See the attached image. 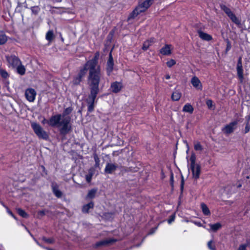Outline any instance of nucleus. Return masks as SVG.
I'll return each instance as SVG.
<instances>
[{
    "label": "nucleus",
    "instance_id": "obj_54",
    "mask_svg": "<svg viewBox=\"0 0 250 250\" xmlns=\"http://www.w3.org/2000/svg\"><path fill=\"white\" fill-rule=\"evenodd\" d=\"M237 188H240V187H241V184H239L237 185Z\"/></svg>",
    "mask_w": 250,
    "mask_h": 250
},
{
    "label": "nucleus",
    "instance_id": "obj_23",
    "mask_svg": "<svg viewBox=\"0 0 250 250\" xmlns=\"http://www.w3.org/2000/svg\"><path fill=\"white\" fill-rule=\"evenodd\" d=\"M183 111L191 114L193 111V107L190 104H187L184 106Z\"/></svg>",
    "mask_w": 250,
    "mask_h": 250
},
{
    "label": "nucleus",
    "instance_id": "obj_12",
    "mask_svg": "<svg viewBox=\"0 0 250 250\" xmlns=\"http://www.w3.org/2000/svg\"><path fill=\"white\" fill-rule=\"evenodd\" d=\"M116 240L112 238H109L101 241L95 244L96 247H98L101 246H105L111 244L116 242Z\"/></svg>",
    "mask_w": 250,
    "mask_h": 250
},
{
    "label": "nucleus",
    "instance_id": "obj_37",
    "mask_svg": "<svg viewBox=\"0 0 250 250\" xmlns=\"http://www.w3.org/2000/svg\"><path fill=\"white\" fill-rule=\"evenodd\" d=\"M175 63L176 62L174 60L171 59L167 62V64L168 67H170L172 66L173 65H174Z\"/></svg>",
    "mask_w": 250,
    "mask_h": 250
},
{
    "label": "nucleus",
    "instance_id": "obj_31",
    "mask_svg": "<svg viewBox=\"0 0 250 250\" xmlns=\"http://www.w3.org/2000/svg\"><path fill=\"white\" fill-rule=\"evenodd\" d=\"M220 7L221 9L223 10L226 14L231 12V10L229 8L227 7L225 5L221 4L220 5Z\"/></svg>",
    "mask_w": 250,
    "mask_h": 250
},
{
    "label": "nucleus",
    "instance_id": "obj_51",
    "mask_svg": "<svg viewBox=\"0 0 250 250\" xmlns=\"http://www.w3.org/2000/svg\"><path fill=\"white\" fill-rule=\"evenodd\" d=\"M166 78L167 79H169L170 78V76L168 74H167L166 76Z\"/></svg>",
    "mask_w": 250,
    "mask_h": 250
},
{
    "label": "nucleus",
    "instance_id": "obj_6",
    "mask_svg": "<svg viewBox=\"0 0 250 250\" xmlns=\"http://www.w3.org/2000/svg\"><path fill=\"white\" fill-rule=\"evenodd\" d=\"M25 96L26 99L30 102H33L35 99L36 92L33 88H28L25 90Z\"/></svg>",
    "mask_w": 250,
    "mask_h": 250
},
{
    "label": "nucleus",
    "instance_id": "obj_25",
    "mask_svg": "<svg viewBox=\"0 0 250 250\" xmlns=\"http://www.w3.org/2000/svg\"><path fill=\"white\" fill-rule=\"evenodd\" d=\"M201 206L202 211L205 215H209L210 214V212L209 210V208L206 204L204 203H202Z\"/></svg>",
    "mask_w": 250,
    "mask_h": 250
},
{
    "label": "nucleus",
    "instance_id": "obj_38",
    "mask_svg": "<svg viewBox=\"0 0 250 250\" xmlns=\"http://www.w3.org/2000/svg\"><path fill=\"white\" fill-rule=\"evenodd\" d=\"M93 176V173L92 172H89L88 174L86 175V180L88 183H89L92 179Z\"/></svg>",
    "mask_w": 250,
    "mask_h": 250
},
{
    "label": "nucleus",
    "instance_id": "obj_45",
    "mask_svg": "<svg viewBox=\"0 0 250 250\" xmlns=\"http://www.w3.org/2000/svg\"><path fill=\"white\" fill-rule=\"evenodd\" d=\"M43 240L47 243H52L53 242V241L51 239H46L43 238Z\"/></svg>",
    "mask_w": 250,
    "mask_h": 250
},
{
    "label": "nucleus",
    "instance_id": "obj_46",
    "mask_svg": "<svg viewBox=\"0 0 250 250\" xmlns=\"http://www.w3.org/2000/svg\"><path fill=\"white\" fill-rule=\"evenodd\" d=\"M173 180H174L173 174V173H171V175H170V182H171V185H172V184H173Z\"/></svg>",
    "mask_w": 250,
    "mask_h": 250
},
{
    "label": "nucleus",
    "instance_id": "obj_15",
    "mask_svg": "<svg viewBox=\"0 0 250 250\" xmlns=\"http://www.w3.org/2000/svg\"><path fill=\"white\" fill-rule=\"evenodd\" d=\"M51 187L53 192L55 195L58 198L61 197L62 196V192L59 190L58 185L56 183H52Z\"/></svg>",
    "mask_w": 250,
    "mask_h": 250
},
{
    "label": "nucleus",
    "instance_id": "obj_33",
    "mask_svg": "<svg viewBox=\"0 0 250 250\" xmlns=\"http://www.w3.org/2000/svg\"><path fill=\"white\" fill-rule=\"evenodd\" d=\"M32 12L33 14L37 15L40 10V8L38 6H33L31 8Z\"/></svg>",
    "mask_w": 250,
    "mask_h": 250
},
{
    "label": "nucleus",
    "instance_id": "obj_16",
    "mask_svg": "<svg viewBox=\"0 0 250 250\" xmlns=\"http://www.w3.org/2000/svg\"><path fill=\"white\" fill-rule=\"evenodd\" d=\"M160 52L163 55H170L171 53V45L169 44L165 45L161 49Z\"/></svg>",
    "mask_w": 250,
    "mask_h": 250
},
{
    "label": "nucleus",
    "instance_id": "obj_35",
    "mask_svg": "<svg viewBox=\"0 0 250 250\" xmlns=\"http://www.w3.org/2000/svg\"><path fill=\"white\" fill-rule=\"evenodd\" d=\"M72 112V109L70 107L66 108L62 116H66L67 115L69 114Z\"/></svg>",
    "mask_w": 250,
    "mask_h": 250
},
{
    "label": "nucleus",
    "instance_id": "obj_48",
    "mask_svg": "<svg viewBox=\"0 0 250 250\" xmlns=\"http://www.w3.org/2000/svg\"><path fill=\"white\" fill-rule=\"evenodd\" d=\"M174 216H172L171 218H170V219H169L168 220V223L169 224L171 223L172 221H174Z\"/></svg>",
    "mask_w": 250,
    "mask_h": 250
},
{
    "label": "nucleus",
    "instance_id": "obj_28",
    "mask_svg": "<svg viewBox=\"0 0 250 250\" xmlns=\"http://www.w3.org/2000/svg\"><path fill=\"white\" fill-rule=\"evenodd\" d=\"M7 40L6 36L3 32L0 31V45L4 44Z\"/></svg>",
    "mask_w": 250,
    "mask_h": 250
},
{
    "label": "nucleus",
    "instance_id": "obj_5",
    "mask_svg": "<svg viewBox=\"0 0 250 250\" xmlns=\"http://www.w3.org/2000/svg\"><path fill=\"white\" fill-rule=\"evenodd\" d=\"M31 125L35 133L40 139L43 140H47L48 139V135L47 133L39 124L33 122L31 123Z\"/></svg>",
    "mask_w": 250,
    "mask_h": 250
},
{
    "label": "nucleus",
    "instance_id": "obj_3",
    "mask_svg": "<svg viewBox=\"0 0 250 250\" xmlns=\"http://www.w3.org/2000/svg\"><path fill=\"white\" fill-rule=\"evenodd\" d=\"M70 122V117L58 114L50 118L48 121V124L50 126H57L59 128L61 133L66 134L71 129Z\"/></svg>",
    "mask_w": 250,
    "mask_h": 250
},
{
    "label": "nucleus",
    "instance_id": "obj_13",
    "mask_svg": "<svg viewBox=\"0 0 250 250\" xmlns=\"http://www.w3.org/2000/svg\"><path fill=\"white\" fill-rule=\"evenodd\" d=\"M191 83L192 85L198 89L201 90L202 88V85L200 80L196 76L193 77L191 80Z\"/></svg>",
    "mask_w": 250,
    "mask_h": 250
},
{
    "label": "nucleus",
    "instance_id": "obj_18",
    "mask_svg": "<svg viewBox=\"0 0 250 250\" xmlns=\"http://www.w3.org/2000/svg\"><path fill=\"white\" fill-rule=\"evenodd\" d=\"M97 188H93L88 191L87 195L85 197L86 200L92 199L95 197V195L97 192Z\"/></svg>",
    "mask_w": 250,
    "mask_h": 250
},
{
    "label": "nucleus",
    "instance_id": "obj_14",
    "mask_svg": "<svg viewBox=\"0 0 250 250\" xmlns=\"http://www.w3.org/2000/svg\"><path fill=\"white\" fill-rule=\"evenodd\" d=\"M122 88V84L119 82H114L111 84V89L114 93H118Z\"/></svg>",
    "mask_w": 250,
    "mask_h": 250
},
{
    "label": "nucleus",
    "instance_id": "obj_34",
    "mask_svg": "<svg viewBox=\"0 0 250 250\" xmlns=\"http://www.w3.org/2000/svg\"><path fill=\"white\" fill-rule=\"evenodd\" d=\"M0 75L3 78H7L8 77V74L7 72L6 71L2 69L0 70Z\"/></svg>",
    "mask_w": 250,
    "mask_h": 250
},
{
    "label": "nucleus",
    "instance_id": "obj_20",
    "mask_svg": "<svg viewBox=\"0 0 250 250\" xmlns=\"http://www.w3.org/2000/svg\"><path fill=\"white\" fill-rule=\"evenodd\" d=\"M155 42V39L154 38H151L150 40H147L144 42L142 49L144 50H147L148 47L151 45Z\"/></svg>",
    "mask_w": 250,
    "mask_h": 250
},
{
    "label": "nucleus",
    "instance_id": "obj_17",
    "mask_svg": "<svg viewBox=\"0 0 250 250\" xmlns=\"http://www.w3.org/2000/svg\"><path fill=\"white\" fill-rule=\"evenodd\" d=\"M198 33L200 38L203 40L208 41L212 39L211 36L208 34L204 33L201 31H198Z\"/></svg>",
    "mask_w": 250,
    "mask_h": 250
},
{
    "label": "nucleus",
    "instance_id": "obj_39",
    "mask_svg": "<svg viewBox=\"0 0 250 250\" xmlns=\"http://www.w3.org/2000/svg\"><path fill=\"white\" fill-rule=\"evenodd\" d=\"M212 243H213V241L212 240L209 241L208 243V248L209 249H210L211 250H215V246L214 245H212Z\"/></svg>",
    "mask_w": 250,
    "mask_h": 250
},
{
    "label": "nucleus",
    "instance_id": "obj_55",
    "mask_svg": "<svg viewBox=\"0 0 250 250\" xmlns=\"http://www.w3.org/2000/svg\"><path fill=\"white\" fill-rule=\"evenodd\" d=\"M48 121H46L45 120H44L42 121V123H45V122H47V123H48Z\"/></svg>",
    "mask_w": 250,
    "mask_h": 250
},
{
    "label": "nucleus",
    "instance_id": "obj_11",
    "mask_svg": "<svg viewBox=\"0 0 250 250\" xmlns=\"http://www.w3.org/2000/svg\"><path fill=\"white\" fill-rule=\"evenodd\" d=\"M193 177L195 179H197L199 178L200 174L201 173V167L199 165H197L193 167H190Z\"/></svg>",
    "mask_w": 250,
    "mask_h": 250
},
{
    "label": "nucleus",
    "instance_id": "obj_7",
    "mask_svg": "<svg viewBox=\"0 0 250 250\" xmlns=\"http://www.w3.org/2000/svg\"><path fill=\"white\" fill-rule=\"evenodd\" d=\"M237 122H232L229 124L226 125L223 129L222 131L226 134H229L235 129Z\"/></svg>",
    "mask_w": 250,
    "mask_h": 250
},
{
    "label": "nucleus",
    "instance_id": "obj_50",
    "mask_svg": "<svg viewBox=\"0 0 250 250\" xmlns=\"http://www.w3.org/2000/svg\"><path fill=\"white\" fill-rule=\"evenodd\" d=\"M232 14H233V13H232V12L231 11V12H229V13H228L227 15V16L229 17H230V16Z\"/></svg>",
    "mask_w": 250,
    "mask_h": 250
},
{
    "label": "nucleus",
    "instance_id": "obj_10",
    "mask_svg": "<svg viewBox=\"0 0 250 250\" xmlns=\"http://www.w3.org/2000/svg\"><path fill=\"white\" fill-rule=\"evenodd\" d=\"M118 166L115 163H107L104 168V172L107 174H111L116 170Z\"/></svg>",
    "mask_w": 250,
    "mask_h": 250
},
{
    "label": "nucleus",
    "instance_id": "obj_19",
    "mask_svg": "<svg viewBox=\"0 0 250 250\" xmlns=\"http://www.w3.org/2000/svg\"><path fill=\"white\" fill-rule=\"evenodd\" d=\"M209 226L210 227V229H208V231L211 230L216 232L221 228L222 225L220 223H217L214 224H210Z\"/></svg>",
    "mask_w": 250,
    "mask_h": 250
},
{
    "label": "nucleus",
    "instance_id": "obj_1",
    "mask_svg": "<svg viewBox=\"0 0 250 250\" xmlns=\"http://www.w3.org/2000/svg\"><path fill=\"white\" fill-rule=\"evenodd\" d=\"M100 75L99 71H90L89 78V87L90 93L87 99L88 104V111L91 112L94 110L95 100L99 91Z\"/></svg>",
    "mask_w": 250,
    "mask_h": 250
},
{
    "label": "nucleus",
    "instance_id": "obj_27",
    "mask_svg": "<svg viewBox=\"0 0 250 250\" xmlns=\"http://www.w3.org/2000/svg\"><path fill=\"white\" fill-rule=\"evenodd\" d=\"M54 38V35L53 31L49 30L46 33L45 38L47 41L51 42Z\"/></svg>",
    "mask_w": 250,
    "mask_h": 250
},
{
    "label": "nucleus",
    "instance_id": "obj_21",
    "mask_svg": "<svg viewBox=\"0 0 250 250\" xmlns=\"http://www.w3.org/2000/svg\"><path fill=\"white\" fill-rule=\"evenodd\" d=\"M113 58L110 54L109 55V58L108 61L107 63V70L108 72H110L112 71L113 69Z\"/></svg>",
    "mask_w": 250,
    "mask_h": 250
},
{
    "label": "nucleus",
    "instance_id": "obj_24",
    "mask_svg": "<svg viewBox=\"0 0 250 250\" xmlns=\"http://www.w3.org/2000/svg\"><path fill=\"white\" fill-rule=\"evenodd\" d=\"M94 206V204L93 202H90L89 203L85 205L83 207V212L84 213H87L90 208H92Z\"/></svg>",
    "mask_w": 250,
    "mask_h": 250
},
{
    "label": "nucleus",
    "instance_id": "obj_29",
    "mask_svg": "<svg viewBox=\"0 0 250 250\" xmlns=\"http://www.w3.org/2000/svg\"><path fill=\"white\" fill-rule=\"evenodd\" d=\"M229 18L232 21V22L235 23L237 25L241 24L240 21L236 17V16L233 13Z\"/></svg>",
    "mask_w": 250,
    "mask_h": 250
},
{
    "label": "nucleus",
    "instance_id": "obj_49",
    "mask_svg": "<svg viewBox=\"0 0 250 250\" xmlns=\"http://www.w3.org/2000/svg\"><path fill=\"white\" fill-rule=\"evenodd\" d=\"M232 14H233V13H232V12L231 11V12H229V13H228L227 15V16L229 17H230V16Z\"/></svg>",
    "mask_w": 250,
    "mask_h": 250
},
{
    "label": "nucleus",
    "instance_id": "obj_53",
    "mask_svg": "<svg viewBox=\"0 0 250 250\" xmlns=\"http://www.w3.org/2000/svg\"><path fill=\"white\" fill-rule=\"evenodd\" d=\"M230 45H228L227 48V50H229L230 49Z\"/></svg>",
    "mask_w": 250,
    "mask_h": 250
},
{
    "label": "nucleus",
    "instance_id": "obj_30",
    "mask_svg": "<svg viewBox=\"0 0 250 250\" xmlns=\"http://www.w3.org/2000/svg\"><path fill=\"white\" fill-rule=\"evenodd\" d=\"M17 211L20 215L24 218L28 217V215L24 210L21 208H18Z\"/></svg>",
    "mask_w": 250,
    "mask_h": 250
},
{
    "label": "nucleus",
    "instance_id": "obj_26",
    "mask_svg": "<svg viewBox=\"0 0 250 250\" xmlns=\"http://www.w3.org/2000/svg\"><path fill=\"white\" fill-rule=\"evenodd\" d=\"M16 67L17 72L19 74L23 75L25 74V68L21 63L19 65L17 66Z\"/></svg>",
    "mask_w": 250,
    "mask_h": 250
},
{
    "label": "nucleus",
    "instance_id": "obj_56",
    "mask_svg": "<svg viewBox=\"0 0 250 250\" xmlns=\"http://www.w3.org/2000/svg\"><path fill=\"white\" fill-rule=\"evenodd\" d=\"M183 187V182L182 183V184H181V188H182Z\"/></svg>",
    "mask_w": 250,
    "mask_h": 250
},
{
    "label": "nucleus",
    "instance_id": "obj_57",
    "mask_svg": "<svg viewBox=\"0 0 250 250\" xmlns=\"http://www.w3.org/2000/svg\"><path fill=\"white\" fill-rule=\"evenodd\" d=\"M154 231H155V230H154L152 232H150L149 234H152Z\"/></svg>",
    "mask_w": 250,
    "mask_h": 250
},
{
    "label": "nucleus",
    "instance_id": "obj_52",
    "mask_svg": "<svg viewBox=\"0 0 250 250\" xmlns=\"http://www.w3.org/2000/svg\"><path fill=\"white\" fill-rule=\"evenodd\" d=\"M247 123H249V121L250 120V115L249 116H248L247 117Z\"/></svg>",
    "mask_w": 250,
    "mask_h": 250
},
{
    "label": "nucleus",
    "instance_id": "obj_42",
    "mask_svg": "<svg viewBox=\"0 0 250 250\" xmlns=\"http://www.w3.org/2000/svg\"><path fill=\"white\" fill-rule=\"evenodd\" d=\"M206 104L209 108H211L212 105V101L211 100H208L206 101Z\"/></svg>",
    "mask_w": 250,
    "mask_h": 250
},
{
    "label": "nucleus",
    "instance_id": "obj_8",
    "mask_svg": "<svg viewBox=\"0 0 250 250\" xmlns=\"http://www.w3.org/2000/svg\"><path fill=\"white\" fill-rule=\"evenodd\" d=\"M6 59L8 63L13 67H16L21 64L20 59L15 56H7Z\"/></svg>",
    "mask_w": 250,
    "mask_h": 250
},
{
    "label": "nucleus",
    "instance_id": "obj_47",
    "mask_svg": "<svg viewBox=\"0 0 250 250\" xmlns=\"http://www.w3.org/2000/svg\"><path fill=\"white\" fill-rule=\"evenodd\" d=\"M7 212L10 215H11L13 217H14V218H15V216L14 215V214L12 213V212L8 209V208H7Z\"/></svg>",
    "mask_w": 250,
    "mask_h": 250
},
{
    "label": "nucleus",
    "instance_id": "obj_43",
    "mask_svg": "<svg viewBox=\"0 0 250 250\" xmlns=\"http://www.w3.org/2000/svg\"><path fill=\"white\" fill-rule=\"evenodd\" d=\"M250 125L249 123H247L246 125L245 128V133H247L250 131Z\"/></svg>",
    "mask_w": 250,
    "mask_h": 250
},
{
    "label": "nucleus",
    "instance_id": "obj_44",
    "mask_svg": "<svg viewBox=\"0 0 250 250\" xmlns=\"http://www.w3.org/2000/svg\"><path fill=\"white\" fill-rule=\"evenodd\" d=\"M94 159L96 162V165L98 166L99 165V159L97 155H94Z\"/></svg>",
    "mask_w": 250,
    "mask_h": 250
},
{
    "label": "nucleus",
    "instance_id": "obj_41",
    "mask_svg": "<svg viewBox=\"0 0 250 250\" xmlns=\"http://www.w3.org/2000/svg\"><path fill=\"white\" fill-rule=\"evenodd\" d=\"M247 246V244H242L239 246L238 250H246Z\"/></svg>",
    "mask_w": 250,
    "mask_h": 250
},
{
    "label": "nucleus",
    "instance_id": "obj_40",
    "mask_svg": "<svg viewBox=\"0 0 250 250\" xmlns=\"http://www.w3.org/2000/svg\"><path fill=\"white\" fill-rule=\"evenodd\" d=\"M45 212H46V211H45L44 210H40V211H38V217H41L43 216L45 214Z\"/></svg>",
    "mask_w": 250,
    "mask_h": 250
},
{
    "label": "nucleus",
    "instance_id": "obj_4",
    "mask_svg": "<svg viewBox=\"0 0 250 250\" xmlns=\"http://www.w3.org/2000/svg\"><path fill=\"white\" fill-rule=\"evenodd\" d=\"M154 0H146L142 3L139 4L135 9L129 15L128 20L134 19L141 13L146 11L148 8L152 4Z\"/></svg>",
    "mask_w": 250,
    "mask_h": 250
},
{
    "label": "nucleus",
    "instance_id": "obj_22",
    "mask_svg": "<svg viewBox=\"0 0 250 250\" xmlns=\"http://www.w3.org/2000/svg\"><path fill=\"white\" fill-rule=\"evenodd\" d=\"M181 95V93L180 91L175 90L172 94L171 99L173 101H177L180 99Z\"/></svg>",
    "mask_w": 250,
    "mask_h": 250
},
{
    "label": "nucleus",
    "instance_id": "obj_36",
    "mask_svg": "<svg viewBox=\"0 0 250 250\" xmlns=\"http://www.w3.org/2000/svg\"><path fill=\"white\" fill-rule=\"evenodd\" d=\"M194 149L197 151H199V150L201 151L203 149V147L200 145V144L199 143H197L194 144Z\"/></svg>",
    "mask_w": 250,
    "mask_h": 250
},
{
    "label": "nucleus",
    "instance_id": "obj_2",
    "mask_svg": "<svg viewBox=\"0 0 250 250\" xmlns=\"http://www.w3.org/2000/svg\"><path fill=\"white\" fill-rule=\"evenodd\" d=\"M99 54L97 53L94 57L91 60L88 61L85 64L83 69H82L79 73L78 77H76L73 81V83L74 84H78L80 83L82 80V78L86 74L87 70H89V76L88 77V83H89V78L90 76V71L91 70L95 71H99L100 75V81L102 78V75L101 73V70L100 66L98 65V60Z\"/></svg>",
    "mask_w": 250,
    "mask_h": 250
},
{
    "label": "nucleus",
    "instance_id": "obj_9",
    "mask_svg": "<svg viewBox=\"0 0 250 250\" xmlns=\"http://www.w3.org/2000/svg\"><path fill=\"white\" fill-rule=\"evenodd\" d=\"M237 73L238 77L241 83L243 82L244 77H243V70L242 67V58L240 57L239 58L238 63L237 64Z\"/></svg>",
    "mask_w": 250,
    "mask_h": 250
},
{
    "label": "nucleus",
    "instance_id": "obj_32",
    "mask_svg": "<svg viewBox=\"0 0 250 250\" xmlns=\"http://www.w3.org/2000/svg\"><path fill=\"white\" fill-rule=\"evenodd\" d=\"M190 161L191 162L190 167L197 165V164H195L196 157L194 154L191 155V156L190 158Z\"/></svg>",
    "mask_w": 250,
    "mask_h": 250
}]
</instances>
